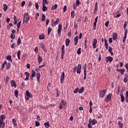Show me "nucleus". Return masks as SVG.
Returning <instances> with one entry per match:
<instances>
[{
    "label": "nucleus",
    "mask_w": 128,
    "mask_h": 128,
    "mask_svg": "<svg viewBox=\"0 0 128 128\" xmlns=\"http://www.w3.org/2000/svg\"><path fill=\"white\" fill-rule=\"evenodd\" d=\"M82 3L80 2V0H76V6H80V4Z\"/></svg>",
    "instance_id": "46"
},
{
    "label": "nucleus",
    "mask_w": 128,
    "mask_h": 128,
    "mask_svg": "<svg viewBox=\"0 0 128 128\" xmlns=\"http://www.w3.org/2000/svg\"><path fill=\"white\" fill-rule=\"evenodd\" d=\"M4 126H6V123L4 122H2V124H0V128H4Z\"/></svg>",
    "instance_id": "54"
},
{
    "label": "nucleus",
    "mask_w": 128,
    "mask_h": 128,
    "mask_svg": "<svg viewBox=\"0 0 128 128\" xmlns=\"http://www.w3.org/2000/svg\"><path fill=\"white\" fill-rule=\"evenodd\" d=\"M96 124H98V120H96V119L93 118L92 120V118H90L88 120V128H92V126H94Z\"/></svg>",
    "instance_id": "1"
},
{
    "label": "nucleus",
    "mask_w": 128,
    "mask_h": 128,
    "mask_svg": "<svg viewBox=\"0 0 128 128\" xmlns=\"http://www.w3.org/2000/svg\"><path fill=\"white\" fill-rule=\"evenodd\" d=\"M12 122L14 124V127L18 126V124L16 123V119H14V118L12 119Z\"/></svg>",
    "instance_id": "22"
},
{
    "label": "nucleus",
    "mask_w": 128,
    "mask_h": 128,
    "mask_svg": "<svg viewBox=\"0 0 128 128\" xmlns=\"http://www.w3.org/2000/svg\"><path fill=\"white\" fill-rule=\"evenodd\" d=\"M64 72H63L62 74L61 75L60 77V82L62 84L64 82Z\"/></svg>",
    "instance_id": "16"
},
{
    "label": "nucleus",
    "mask_w": 128,
    "mask_h": 128,
    "mask_svg": "<svg viewBox=\"0 0 128 128\" xmlns=\"http://www.w3.org/2000/svg\"><path fill=\"white\" fill-rule=\"evenodd\" d=\"M66 8H67L66 6H64L63 8L64 12H66Z\"/></svg>",
    "instance_id": "62"
},
{
    "label": "nucleus",
    "mask_w": 128,
    "mask_h": 128,
    "mask_svg": "<svg viewBox=\"0 0 128 128\" xmlns=\"http://www.w3.org/2000/svg\"><path fill=\"white\" fill-rule=\"evenodd\" d=\"M46 20V15L44 14H42V21L44 22Z\"/></svg>",
    "instance_id": "51"
},
{
    "label": "nucleus",
    "mask_w": 128,
    "mask_h": 128,
    "mask_svg": "<svg viewBox=\"0 0 128 128\" xmlns=\"http://www.w3.org/2000/svg\"><path fill=\"white\" fill-rule=\"evenodd\" d=\"M70 40L68 38H66V46H70Z\"/></svg>",
    "instance_id": "24"
},
{
    "label": "nucleus",
    "mask_w": 128,
    "mask_h": 128,
    "mask_svg": "<svg viewBox=\"0 0 128 128\" xmlns=\"http://www.w3.org/2000/svg\"><path fill=\"white\" fill-rule=\"evenodd\" d=\"M3 6H4L3 10L4 12H6V10H8V6L6 5V4H3Z\"/></svg>",
    "instance_id": "26"
},
{
    "label": "nucleus",
    "mask_w": 128,
    "mask_h": 128,
    "mask_svg": "<svg viewBox=\"0 0 128 128\" xmlns=\"http://www.w3.org/2000/svg\"><path fill=\"white\" fill-rule=\"evenodd\" d=\"M126 102H128V91H126Z\"/></svg>",
    "instance_id": "36"
},
{
    "label": "nucleus",
    "mask_w": 128,
    "mask_h": 128,
    "mask_svg": "<svg viewBox=\"0 0 128 128\" xmlns=\"http://www.w3.org/2000/svg\"><path fill=\"white\" fill-rule=\"evenodd\" d=\"M106 90H103L100 91V98H104V96H106Z\"/></svg>",
    "instance_id": "6"
},
{
    "label": "nucleus",
    "mask_w": 128,
    "mask_h": 128,
    "mask_svg": "<svg viewBox=\"0 0 128 128\" xmlns=\"http://www.w3.org/2000/svg\"><path fill=\"white\" fill-rule=\"evenodd\" d=\"M112 60H114V58L110 56H108L106 58V62H112Z\"/></svg>",
    "instance_id": "12"
},
{
    "label": "nucleus",
    "mask_w": 128,
    "mask_h": 128,
    "mask_svg": "<svg viewBox=\"0 0 128 128\" xmlns=\"http://www.w3.org/2000/svg\"><path fill=\"white\" fill-rule=\"evenodd\" d=\"M6 119V116L4 114H2L0 116V124H2V122H4V120Z\"/></svg>",
    "instance_id": "15"
},
{
    "label": "nucleus",
    "mask_w": 128,
    "mask_h": 128,
    "mask_svg": "<svg viewBox=\"0 0 128 128\" xmlns=\"http://www.w3.org/2000/svg\"><path fill=\"white\" fill-rule=\"evenodd\" d=\"M6 64H8V62L6 61H5L2 65V68H1V70H2L4 68V66Z\"/></svg>",
    "instance_id": "27"
},
{
    "label": "nucleus",
    "mask_w": 128,
    "mask_h": 128,
    "mask_svg": "<svg viewBox=\"0 0 128 128\" xmlns=\"http://www.w3.org/2000/svg\"><path fill=\"white\" fill-rule=\"evenodd\" d=\"M44 126H46V128H50V122H45L44 124Z\"/></svg>",
    "instance_id": "32"
},
{
    "label": "nucleus",
    "mask_w": 128,
    "mask_h": 128,
    "mask_svg": "<svg viewBox=\"0 0 128 128\" xmlns=\"http://www.w3.org/2000/svg\"><path fill=\"white\" fill-rule=\"evenodd\" d=\"M66 102L64 100H62L60 103L59 108L60 110H62L64 106H66Z\"/></svg>",
    "instance_id": "5"
},
{
    "label": "nucleus",
    "mask_w": 128,
    "mask_h": 128,
    "mask_svg": "<svg viewBox=\"0 0 128 128\" xmlns=\"http://www.w3.org/2000/svg\"><path fill=\"white\" fill-rule=\"evenodd\" d=\"M118 124L119 126V128H124V124L120 121L118 122Z\"/></svg>",
    "instance_id": "30"
},
{
    "label": "nucleus",
    "mask_w": 128,
    "mask_h": 128,
    "mask_svg": "<svg viewBox=\"0 0 128 128\" xmlns=\"http://www.w3.org/2000/svg\"><path fill=\"white\" fill-rule=\"evenodd\" d=\"M74 16H76V14H74V10L72 11L71 12L72 18H74Z\"/></svg>",
    "instance_id": "40"
},
{
    "label": "nucleus",
    "mask_w": 128,
    "mask_h": 128,
    "mask_svg": "<svg viewBox=\"0 0 128 128\" xmlns=\"http://www.w3.org/2000/svg\"><path fill=\"white\" fill-rule=\"evenodd\" d=\"M76 6H78L76 5V3H74L73 4V9L74 10H76Z\"/></svg>",
    "instance_id": "59"
},
{
    "label": "nucleus",
    "mask_w": 128,
    "mask_h": 128,
    "mask_svg": "<svg viewBox=\"0 0 128 128\" xmlns=\"http://www.w3.org/2000/svg\"><path fill=\"white\" fill-rule=\"evenodd\" d=\"M96 44H98V40L96 38H94L92 44L93 48H96Z\"/></svg>",
    "instance_id": "11"
},
{
    "label": "nucleus",
    "mask_w": 128,
    "mask_h": 128,
    "mask_svg": "<svg viewBox=\"0 0 128 128\" xmlns=\"http://www.w3.org/2000/svg\"><path fill=\"white\" fill-rule=\"evenodd\" d=\"M98 2H96V3L95 4L94 8V14H96V12H98Z\"/></svg>",
    "instance_id": "10"
},
{
    "label": "nucleus",
    "mask_w": 128,
    "mask_h": 128,
    "mask_svg": "<svg viewBox=\"0 0 128 128\" xmlns=\"http://www.w3.org/2000/svg\"><path fill=\"white\" fill-rule=\"evenodd\" d=\"M16 47V44L12 43L11 45V48H14Z\"/></svg>",
    "instance_id": "63"
},
{
    "label": "nucleus",
    "mask_w": 128,
    "mask_h": 128,
    "mask_svg": "<svg viewBox=\"0 0 128 128\" xmlns=\"http://www.w3.org/2000/svg\"><path fill=\"white\" fill-rule=\"evenodd\" d=\"M84 80H86V64H85L84 68Z\"/></svg>",
    "instance_id": "9"
},
{
    "label": "nucleus",
    "mask_w": 128,
    "mask_h": 128,
    "mask_svg": "<svg viewBox=\"0 0 128 128\" xmlns=\"http://www.w3.org/2000/svg\"><path fill=\"white\" fill-rule=\"evenodd\" d=\"M39 40H44V34H42L39 36Z\"/></svg>",
    "instance_id": "35"
},
{
    "label": "nucleus",
    "mask_w": 128,
    "mask_h": 128,
    "mask_svg": "<svg viewBox=\"0 0 128 128\" xmlns=\"http://www.w3.org/2000/svg\"><path fill=\"white\" fill-rule=\"evenodd\" d=\"M118 39V34L116 32H114L112 35V40H116Z\"/></svg>",
    "instance_id": "19"
},
{
    "label": "nucleus",
    "mask_w": 128,
    "mask_h": 128,
    "mask_svg": "<svg viewBox=\"0 0 128 128\" xmlns=\"http://www.w3.org/2000/svg\"><path fill=\"white\" fill-rule=\"evenodd\" d=\"M14 38H16V36L14 35V34H11L10 38L12 40H14Z\"/></svg>",
    "instance_id": "56"
},
{
    "label": "nucleus",
    "mask_w": 128,
    "mask_h": 128,
    "mask_svg": "<svg viewBox=\"0 0 128 128\" xmlns=\"http://www.w3.org/2000/svg\"><path fill=\"white\" fill-rule=\"evenodd\" d=\"M93 30H96V22H94V23Z\"/></svg>",
    "instance_id": "43"
},
{
    "label": "nucleus",
    "mask_w": 128,
    "mask_h": 128,
    "mask_svg": "<svg viewBox=\"0 0 128 128\" xmlns=\"http://www.w3.org/2000/svg\"><path fill=\"white\" fill-rule=\"evenodd\" d=\"M112 93H110L104 100V102H108L112 100Z\"/></svg>",
    "instance_id": "7"
},
{
    "label": "nucleus",
    "mask_w": 128,
    "mask_h": 128,
    "mask_svg": "<svg viewBox=\"0 0 128 128\" xmlns=\"http://www.w3.org/2000/svg\"><path fill=\"white\" fill-rule=\"evenodd\" d=\"M126 21L124 22V30H126Z\"/></svg>",
    "instance_id": "64"
},
{
    "label": "nucleus",
    "mask_w": 128,
    "mask_h": 128,
    "mask_svg": "<svg viewBox=\"0 0 128 128\" xmlns=\"http://www.w3.org/2000/svg\"><path fill=\"white\" fill-rule=\"evenodd\" d=\"M82 48H78L77 50V54H82V52L80 51Z\"/></svg>",
    "instance_id": "48"
},
{
    "label": "nucleus",
    "mask_w": 128,
    "mask_h": 128,
    "mask_svg": "<svg viewBox=\"0 0 128 128\" xmlns=\"http://www.w3.org/2000/svg\"><path fill=\"white\" fill-rule=\"evenodd\" d=\"M74 46H76L78 42V36H76L74 38Z\"/></svg>",
    "instance_id": "20"
},
{
    "label": "nucleus",
    "mask_w": 128,
    "mask_h": 128,
    "mask_svg": "<svg viewBox=\"0 0 128 128\" xmlns=\"http://www.w3.org/2000/svg\"><path fill=\"white\" fill-rule=\"evenodd\" d=\"M120 96L121 98L122 102H124V100H125L124 96V95H121Z\"/></svg>",
    "instance_id": "42"
},
{
    "label": "nucleus",
    "mask_w": 128,
    "mask_h": 128,
    "mask_svg": "<svg viewBox=\"0 0 128 128\" xmlns=\"http://www.w3.org/2000/svg\"><path fill=\"white\" fill-rule=\"evenodd\" d=\"M14 94L16 98H18V90H15L14 91Z\"/></svg>",
    "instance_id": "31"
},
{
    "label": "nucleus",
    "mask_w": 128,
    "mask_h": 128,
    "mask_svg": "<svg viewBox=\"0 0 128 128\" xmlns=\"http://www.w3.org/2000/svg\"><path fill=\"white\" fill-rule=\"evenodd\" d=\"M32 6V2L31 0L29 1V4H28V6H30H30Z\"/></svg>",
    "instance_id": "58"
},
{
    "label": "nucleus",
    "mask_w": 128,
    "mask_h": 128,
    "mask_svg": "<svg viewBox=\"0 0 128 128\" xmlns=\"http://www.w3.org/2000/svg\"><path fill=\"white\" fill-rule=\"evenodd\" d=\"M48 10V7L46 6V5H42V11L46 12Z\"/></svg>",
    "instance_id": "34"
},
{
    "label": "nucleus",
    "mask_w": 128,
    "mask_h": 128,
    "mask_svg": "<svg viewBox=\"0 0 128 128\" xmlns=\"http://www.w3.org/2000/svg\"><path fill=\"white\" fill-rule=\"evenodd\" d=\"M52 28L50 27H48V36H50V32H52Z\"/></svg>",
    "instance_id": "29"
},
{
    "label": "nucleus",
    "mask_w": 128,
    "mask_h": 128,
    "mask_svg": "<svg viewBox=\"0 0 128 128\" xmlns=\"http://www.w3.org/2000/svg\"><path fill=\"white\" fill-rule=\"evenodd\" d=\"M48 4V0H43L42 1V5H46Z\"/></svg>",
    "instance_id": "45"
},
{
    "label": "nucleus",
    "mask_w": 128,
    "mask_h": 128,
    "mask_svg": "<svg viewBox=\"0 0 128 128\" xmlns=\"http://www.w3.org/2000/svg\"><path fill=\"white\" fill-rule=\"evenodd\" d=\"M17 56L18 60H20V50H18L17 52Z\"/></svg>",
    "instance_id": "39"
},
{
    "label": "nucleus",
    "mask_w": 128,
    "mask_h": 128,
    "mask_svg": "<svg viewBox=\"0 0 128 128\" xmlns=\"http://www.w3.org/2000/svg\"><path fill=\"white\" fill-rule=\"evenodd\" d=\"M84 92V87L82 86L81 88L79 89L78 92L79 94H82Z\"/></svg>",
    "instance_id": "23"
},
{
    "label": "nucleus",
    "mask_w": 128,
    "mask_h": 128,
    "mask_svg": "<svg viewBox=\"0 0 128 128\" xmlns=\"http://www.w3.org/2000/svg\"><path fill=\"white\" fill-rule=\"evenodd\" d=\"M59 22H60V19L57 18L56 20L54 22V24H55V26H56V24H58Z\"/></svg>",
    "instance_id": "44"
},
{
    "label": "nucleus",
    "mask_w": 128,
    "mask_h": 128,
    "mask_svg": "<svg viewBox=\"0 0 128 128\" xmlns=\"http://www.w3.org/2000/svg\"><path fill=\"white\" fill-rule=\"evenodd\" d=\"M128 74H124V82L126 84V82H128Z\"/></svg>",
    "instance_id": "21"
},
{
    "label": "nucleus",
    "mask_w": 128,
    "mask_h": 128,
    "mask_svg": "<svg viewBox=\"0 0 128 128\" xmlns=\"http://www.w3.org/2000/svg\"><path fill=\"white\" fill-rule=\"evenodd\" d=\"M43 64L39 66V69L44 68V66H46V62H43Z\"/></svg>",
    "instance_id": "53"
},
{
    "label": "nucleus",
    "mask_w": 128,
    "mask_h": 128,
    "mask_svg": "<svg viewBox=\"0 0 128 128\" xmlns=\"http://www.w3.org/2000/svg\"><path fill=\"white\" fill-rule=\"evenodd\" d=\"M36 76L37 78V82H40V72H37L36 74Z\"/></svg>",
    "instance_id": "13"
},
{
    "label": "nucleus",
    "mask_w": 128,
    "mask_h": 128,
    "mask_svg": "<svg viewBox=\"0 0 128 128\" xmlns=\"http://www.w3.org/2000/svg\"><path fill=\"white\" fill-rule=\"evenodd\" d=\"M73 72H74V74L77 72V74H80V73L82 72V64H78V66L74 67Z\"/></svg>",
    "instance_id": "2"
},
{
    "label": "nucleus",
    "mask_w": 128,
    "mask_h": 128,
    "mask_svg": "<svg viewBox=\"0 0 128 128\" xmlns=\"http://www.w3.org/2000/svg\"><path fill=\"white\" fill-rule=\"evenodd\" d=\"M58 8V4H55L54 6H52L51 8L52 10H56Z\"/></svg>",
    "instance_id": "28"
},
{
    "label": "nucleus",
    "mask_w": 128,
    "mask_h": 128,
    "mask_svg": "<svg viewBox=\"0 0 128 128\" xmlns=\"http://www.w3.org/2000/svg\"><path fill=\"white\" fill-rule=\"evenodd\" d=\"M38 60L39 62V64H40V62H42V58H41L40 56V55L38 56Z\"/></svg>",
    "instance_id": "25"
},
{
    "label": "nucleus",
    "mask_w": 128,
    "mask_h": 128,
    "mask_svg": "<svg viewBox=\"0 0 128 128\" xmlns=\"http://www.w3.org/2000/svg\"><path fill=\"white\" fill-rule=\"evenodd\" d=\"M24 74H26V77L24 79V80H28V78H30V74L28 72H24Z\"/></svg>",
    "instance_id": "17"
},
{
    "label": "nucleus",
    "mask_w": 128,
    "mask_h": 128,
    "mask_svg": "<svg viewBox=\"0 0 128 128\" xmlns=\"http://www.w3.org/2000/svg\"><path fill=\"white\" fill-rule=\"evenodd\" d=\"M62 59L64 60V52L66 50H62Z\"/></svg>",
    "instance_id": "38"
},
{
    "label": "nucleus",
    "mask_w": 128,
    "mask_h": 128,
    "mask_svg": "<svg viewBox=\"0 0 128 128\" xmlns=\"http://www.w3.org/2000/svg\"><path fill=\"white\" fill-rule=\"evenodd\" d=\"M62 24H60L58 26V36H60L62 35Z\"/></svg>",
    "instance_id": "8"
},
{
    "label": "nucleus",
    "mask_w": 128,
    "mask_h": 128,
    "mask_svg": "<svg viewBox=\"0 0 128 128\" xmlns=\"http://www.w3.org/2000/svg\"><path fill=\"white\" fill-rule=\"evenodd\" d=\"M35 124L36 126H40V122H38V121H36Z\"/></svg>",
    "instance_id": "55"
},
{
    "label": "nucleus",
    "mask_w": 128,
    "mask_h": 128,
    "mask_svg": "<svg viewBox=\"0 0 128 128\" xmlns=\"http://www.w3.org/2000/svg\"><path fill=\"white\" fill-rule=\"evenodd\" d=\"M31 72H32L31 76L34 78V76H36V71H34V70H32L31 71Z\"/></svg>",
    "instance_id": "33"
},
{
    "label": "nucleus",
    "mask_w": 128,
    "mask_h": 128,
    "mask_svg": "<svg viewBox=\"0 0 128 128\" xmlns=\"http://www.w3.org/2000/svg\"><path fill=\"white\" fill-rule=\"evenodd\" d=\"M32 93H30L28 90H27L25 94V100H29L30 98H32Z\"/></svg>",
    "instance_id": "4"
},
{
    "label": "nucleus",
    "mask_w": 128,
    "mask_h": 128,
    "mask_svg": "<svg viewBox=\"0 0 128 128\" xmlns=\"http://www.w3.org/2000/svg\"><path fill=\"white\" fill-rule=\"evenodd\" d=\"M40 46L41 48H42V50H43L45 52H47L46 48V46H44V43L40 44Z\"/></svg>",
    "instance_id": "14"
},
{
    "label": "nucleus",
    "mask_w": 128,
    "mask_h": 128,
    "mask_svg": "<svg viewBox=\"0 0 128 128\" xmlns=\"http://www.w3.org/2000/svg\"><path fill=\"white\" fill-rule=\"evenodd\" d=\"M14 24H18V21H16V16H14Z\"/></svg>",
    "instance_id": "49"
},
{
    "label": "nucleus",
    "mask_w": 128,
    "mask_h": 128,
    "mask_svg": "<svg viewBox=\"0 0 128 128\" xmlns=\"http://www.w3.org/2000/svg\"><path fill=\"white\" fill-rule=\"evenodd\" d=\"M20 24H22V21L19 22L17 24V28H20Z\"/></svg>",
    "instance_id": "50"
},
{
    "label": "nucleus",
    "mask_w": 128,
    "mask_h": 128,
    "mask_svg": "<svg viewBox=\"0 0 128 128\" xmlns=\"http://www.w3.org/2000/svg\"><path fill=\"white\" fill-rule=\"evenodd\" d=\"M11 58H12V56L8 55V56L6 57V60H10Z\"/></svg>",
    "instance_id": "57"
},
{
    "label": "nucleus",
    "mask_w": 128,
    "mask_h": 128,
    "mask_svg": "<svg viewBox=\"0 0 128 128\" xmlns=\"http://www.w3.org/2000/svg\"><path fill=\"white\" fill-rule=\"evenodd\" d=\"M112 46H110L108 47V52H112Z\"/></svg>",
    "instance_id": "60"
},
{
    "label": "nucleus",
    "mask_w": 128,
    "mask_h": 128,
    "mask_svg": "<svg viewBox=\"0 0 128 128\" xmlns=\"http://www.w3.org/2000/svg\"><path fill=\"white\" fill-rule=\"evenodd\" d=\"M124 72H126L125 69H121V70H120V72L121 74H124Z\"/></svg>",
    "instance_id": "47"
},
{
    "label": "nucleus",
    "mask_w": 128,
    "mask_h": 128,
    "mask_svg": "<svg viewBox=\"0 0 128 128\" xmlns=\"http://www.w3.org/2000/svg\"><path fill=\"white\" fill-rule=\"evenodd\" d=\"M108 24H110V22L108 20L105 23V26H108Z\"/></svg>",
    "instance_id": "61"
},
{
    "label": "nucleus",
    "mask_w": 128,
    "mask_h": 128,
    "mask_svg": "<svg viewBox=\"0 0 128 128\" xmlns=\"http://www.w3.org/2000/svg\"><path fill=\"white\" fill-rule=\"evenodd\" d=\"M79 90V88H76L74 90V94H78V92Z\"/></svg>",
    "instance_id": "52"
},
{
    "label": "nucleus",
    "mask_w": 128,
    "mask_h": 128,
    "mask_svg": "<svg viewBox=\"0 0 128 128\" xmlns=\"http://www.w3.org/2000/svg\"><path fill=\"white\" fill-rule=\"evenodd\" d=\"M10 84L12 86H14V88H16V82H14V80H12L10 81Z\"/></svg>",
    "instance_id": "18"
},
{
    "label": "nucleus",
    "mask_w": 128,
    "mask_h": 128,
    "mask_svg": "<svg viewBox=\"0 0 128 128\" xmlns=\"http://www.w3.org/2000/svg\"><path fill=\"white\" fill-rule=\"evenodd\" d=\"M12 66V64L10 62H8L7 66H6V70H10V67Z\"/></svg>",
    "instance_id": "41"
},
{
    "label": "nucleus",
    "mask_w": 128,
    "mask_h": 128,
    "mask_svg": "<svg viewBox=\"0 0 128 128\" xmlns=\"http://www.w3.org/2000/svg\"><path fill=\"white\" fill-rule=\"evenodd\" d=\"M30 15H28V12H26L24 14V19H23V23L24 24H28V21L30 20Z\"/></svg>",
    "instance_id": "3"
},
{
    "label": "nucleus",
    "mask_w": 128,
    "mask_h": 128,
    "mask_svg": "<svg viewBox=\"0 0 128 128\" xmlns=\"http://www.w3.org/2000/svg\"><path fill=\"white\" fill-rule=\"evenodd\" d=\"M20 44H22V41L20 40V38H19L17 40V44L18 46H20Z\"/></svg>",
    "instance_id": "37"
}]
</instances>
